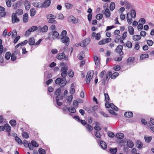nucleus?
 <instances>
[{
	"instance_id": "nucleus-31",
	"label": "nucleus",
	"mask_w": 154,
	"mask_h": 154,
	"mask_svg": "<svg viewBox=\"0 0 154 154\" xmlns=\"http://www.w3.org/2000/svg\"><path fill=\"white\" fill-rule=\"evenodd\" d=\"M68 110L69 112L72 113H74L76 112V109L74 107L72 106H70L68 107Z\"/></svg>"
},
{
	"instance_id": "nucleus-2",
	"label": "nucleus",
	"mask_w": 154,
	"mask_h": 154,
	"mask_svg": "<svg viewBox=\"0 0 154 154\" xmlns=\"http://www.w3.org/2000/svg\"><path fill=\"white\" fill-rule=\"evenodd\" d=\"M56 58L58 60H62L64 59L65 60H67L68 59L67 55H66L63 53L59 54L57 56Z\"/></svg>"
},
{
	"instance_id": "nucleus-22",
	"label": "nucleus",
	"mask_w": 154,
	"mask_h": 154,
	"mask_svg": "<svg viewBox=\"0 0 154 154\" xmlns=\"http://www.w3.org/2000/svg\"><path fill=\"white\" fill-rule=\"evenodd\" d=\"M35 39L33 37L29 38L28 42L30 45H32L35 44Z\"/></svg>"
},
{
	"instance_id": "nucleus-49",
	"label": "nucleus",
	"mask_w": 154,
	"mask_h": 154,
	"mask_svg": "<svg viewBox=\"0 0 154 154\" xmlns=\"http://www.w3.org/2000/svg\"><path fill=\"white\" fill-rule=\"evenodd\" d=\"M73 97L72 95H70L67 98V101L69 103H70L72 101Z\"/></svg>"
},
{
	"instance_id": "nucleus-38",
	"label": "nucleus",
	"mask_w": 154,
	"mask_h": 154,
	"mask_svg": "<svg viewBox=\"0 0 154 154\" xmlns=\"http://www.w3.org/2000/svg\"><path fill=\"white\" fill-rule=\"evenodd\" d=\"M119 75V73L118 72H115L111 76V78L113 79H115Z\"/></svg>"
},
{
	"instance_id": "nucleus-18",
	"label": "nucleus",
	"mask_w": 154,
	"mask_h": 154,
	"mask_svg": "<svg viewBox=\"0 0 154 154\" xmlns=\"http://www.w3.org/2000/svg\"><path fill=\"white\" fill-rule=\"evenodd\" d=\"M145 141L148 143L150 142L152 139V137L151 136H148L146 135L144 137Z\"/></svg>"
},
{
	"instance_id": "nucleus-25",
	"label": "nucleus",
	"mask_w": 154,
	"mask_h": 154,
	"mask_svg": "<svg viewBox=\"0 0 154 154\" xmlns=\"http://www.w3.org/2000/svg\"><path fill=\"white\" fill-rule=\"evenodd\" d=\"M105 14L107 17H109L110 16V12L109 11L108 8L106 9L105 11Z\"/></svg>"
},
{
	"instance_id": "nucleus-20",
	"label": "nucleus",
	"mask_w": 154,
	"mask_h": 154,
	"mask_svg": "<svg viewBox=\"0 0 154 154\" xmlns=\"http://www.w3.org/2000/svg\"><path fill=\"white\" fill-rule=\"evenodd\" d=\"M136 11L133 10V9H132L131 11V13H130L129 14H130L131 17L133 18H135L136 17Z\"/></svg>"
},
{
	"instance_id": "nucleus-26",
	"label": "nucleus",
	"mask_w": 154,
	"mask_h": 154,
	"mask_svg": "<svg viewBox=\"0 0 154 154\" xmlns=\"http://www.w3.org/2000/svg\"><path fill=\"white\" fill-rule=\"evenodd\" d=\"M56 98V102L57 105L59 106H61L63 104V103L59 101V97L58 96H56L55 97Z\"/></svg>"
},
{
	"instance_id": "nucleus-33",
	"label": "nucleus",
	"mask_w": 154,
	"mask_h": 154,
	"mask_svg": "<svg viewBox=\"0 0 154 154\" xmlns=\"http://www.w3.org/2000/svg\"><path fill=\"white\" fill-rule=\"evenodd\" d=\"M9 123L12 127H15L16 124V121L14 119H12L9 121Z\"/></svg>"
},
{
	"instance_id": "nucleus-5",
	"label": "nucleus",
	"mask_w": 154,
	"mask_h": 154,
	"mask_svg": "<svg viewBox=\"0 0 154 154\" xmlns=\"http://www.w3.org/2000/svg\"><path fill=\"white\" fill-rule=\"evenodd\" d=\"M105 106L107 108H109L111 107L113 110H114L116 111H118L119 109L113 103H111L110 104H109V103L108 104H107V103H106L105 104Z\"/></svg>"
},
{
	"instance_id": "nucleus-8",
	"label": "nucleus",
	"mask_w": 154,
	"mask_h": 154,
	"mask_svg": "<svg viewBox=\"0 0 154 154\" xmlns=\"http://www.w3.org/2000/svg\"><path fill=\"white\" fill-rule=\"evenodd\" d=\"M51 1L50 0H45L43 3H41V5L42 7L45 8H48L50 5Z\"/></svg>"
},
{
	"instance_id": "nucleus-40",
	"label": "nucleus",
	"mask_w": 154,
	"mask_h": 154,
	"mask_svg": "<svg viewBox=\"0 0 154 154\" xmlns=\"http://www.w3.org/2000/svg\"><path fill=\"white\" fill-rule=\"evenodd\" d=\"M30 143L32 146L35 147H38L39 146V144L35 140L32 141Z\"/></svg>"
},
{
	"instance_id": "nucleus-29",
	"label": "nucleus",
	"mask_w": 154,
	"mask_h": 154,
	"mask_svg": "<svg viewBox=\"0 0 154 154\" xmlns=\"http://www.w3.org/2000/svg\"><path fill=\"white\" fill-rule=\"evenodd\" d=\"M115 7V4L114 2H111L109 5V9L111 11H113Z\"/></svg>"
},
{
	"instance_id": "nucleus-46",
	"label": "nucleus",
	"mask_w": 154,
	"mask_h": 154,
	"mask_svg": "<svg viewBox=\"0 0 154 154\" xmlns=\"http://www.w3.org/2000/svg\"><path fill=\"white\" fill-rule=\"evenodd\" d=\"M126 46L129 48H131L132 47V44L130 41H127L126 43Z\"/></svg>"
},
{
	"instance_id": "nucleus-43",
	"label": "nucleus",
	"mask_w": 154,
	"mask_h": 154,
	"mask_svg": "<svg viewBox=\"0 0 154 154\" xmlns=\"http://www.w3.org/2000/svg\"><path fill=\"white\" fill-rule=\"evenodd\" d=\"M22 137L25 138H28L29 136L28 134L26 132L23 131L22 133Z\"/></svg>"
},
{
	"instance_id": "nucleus-19",
	"label": "nucleus",
	"mask_w": 154,
	"mask_h": 154,
	"mask_svg": "<svg viewBox=\"0 0 154 154\" xmlns=\"http://www.w3.org/2000/svg\"><path fill=\"white\" fill-rule=\"evenodd\" d=\"M48 29V27L47 26L45 25L42 28H40L38 30L40 32H46Z\"/></svg>"
},
{
	"instance_id": "nucleus-30",
	"label": "nucleus",
	"mask_w": 154,
	"mask_h": 154,
	"mask_svg": "<svg viewBox=\"0 0 154 154\" xmlns=\"http://www.w3.org/2000/svg\"><path fill=\"white\" fill-rule=\"evenodd\" d=\"M23 13V10L21 9H18L16 10V13H14L15 14L17 15H20L22 14Z\"/></svg>"
},
{
	"instance_id": "nucleus-7",
	"label": "nucleus",
	"mask_w": 154,
	"mask_h": 154,
	"mask_svg": "<svg viewBox=\"0 0 154 154\" xmlns=\"http://www.w3.org/2000/svg\"><path fill=\"white\" fill-rule=\"evenodd\" d=\"M60 41L67 46H68L69 44V38L68 37H62L61 38Z\"/></svg>"
},
{
	"instance_id": "nucleus-52",
	"label": "nucleus",
	"mask_w": 154,
	"mask_h": 154,
	"mask_svg": "<svg viewBox=\"0 0 154 154\" xmlns=\"http://www.w3.org/2000/svg\"><path fill=\"white\" fill-rule=\"evenodd\" d=\"M44 75L45 77H46V78H49L51 77L52 76V75L51 73H48L46 72H44Z\"/></svg>"
},
{
	"instance_id": "nucleus-17",
	"label": "nucleus",
	"mask_w": 154,
	"mask_h": 154,
	"mask_svg": "<svg viewBox=\"0 0 154 154\" xmlns=\"http://www.w3.org/2000/svg\"><path fill=\"white\" fill-rule=\"evenodd\" d=\"M4 126L5 127V129L7 132H9L11 131V128L8 124H5L4 125Z\"/></svg>"
},
{
	"instance_id": "nucleus-1",
	"label": "nucleus",
	"mask_w": 154,
	"mask_h": 154,
	"mask_svg": "<svg viewBox=\"0 0 154 154\" xmlns=\"http://www.w3.org/2000/svg\"><path fill=\"white\" fill-rule=\"evenodd\" d=\"M63 78H57L55 81L56 85H59L60 87L64 86L66 83V82L63 79Z\"/></svg>"
},
{
	"instance_id": "nucleus-16",
	"label": "nucleus",
	"mask_w": 154,
	"mask_h": 154,
	"mask_svg": "<svg viewBox=\"0 0 154 154\" xmlns=\"http://www.w3.org/2000/svg\"><path fill=\"white\" fill-rule=\"evenodd\" d=\"M29 18L28 14L27 13L24 14L23 17V21L24 23H26L28 21Z\"/></svg>"
},
{
	"instance_id": "nucleus-54",
	"label": "nucleus",
	"mask_w": 154,
	"mask_h": 154,
	"mask_svg": "<svg viewBox=\"0 0 154 154\" xmlns=\"http://www.w3.org/2000/svg\"><path fill=\"white\" fill-rule=\"evenodd\" d=\"M38 28L37 26H32L30 29L31 32H34L38 29Z\"/></svg>"
},
{
	"instance_id": "nucleus-6",
	"label": "nucleus",
	"mask_w": 154,
	"mask_h": 154,
	"mask_svg": "<svg viewBox=\"0 0 154 154\" xmlns=\"http://www.w3.org/2000/svg\"><path fill=\"white\" fill-rule=\"evenodd\" d=\"M17 14H15L13 13L11 16L12 23L13 24L15 23L16 22H18L20 21L19 19L17 17Z\"/></svg>"
},
{
	"instance_id": "nucleus-27",
	"label": "nucleus",
	"mask_w": 154,
	"mask_h": 154,
	"mask_svg": "<svg viewBox=\"0 0 154 154\" xmlns=\"http://www.w3.org/2000/svg\"><path fill=\"white\" fill-rule=\"evenodd\" d=\"M128 31L130 34L133 35L134 34V30L133 27L131 26H129L128 27Z\"/></svg>"
},
{
	"instance_id": "nucleus-50",
	"label": "nucleus",
	"mask_w": 154,
	"mask_h": 154,
	"mask_svg": "<svg viewBox=\"0 0 154 154\" xmlns=\"http://www.w3.org/2000/svg\"><path fill=\"white\" fill-rule=\"evenodd\" d=\"M68 75L70 77L72 78L74 75V72L72 69H69V70Z\"/></svg>"
},
{
	"instance_id": "nucleus-45",
	"label": "nucleus",
	"mask_w": 154,
	"mask_h": 154,
	"mask_svg": "<svg viewBox=\"0 0 154 154\" xmlns=\"http://www.w3.org/2000/svg\"><path fill=\"white\" fill-rule=\"evenodd\" d=\"M23 144L24 146L26 148L28 147V146H29V144H30V143H28V141L26 140H24L23 141Z\"/></svg>"
},
{
	"instance_id": "nucleus-10",
	"label": "nucleus",
	"mask_w": 154,
	"mask_h": 154,
	"mask_svg": "<svg viewBox=\"0 0 154 154\" xmlns=\"http://www.w3.org/2000/svg\"><path fill=\"white\" fill-rule=\"evenodd\" d=\"M94 59L96 66L98 67L100 63L99 58L97 56H95L94 57Z\"/></svg>"
},
{
	"instance_id": "nucleus-35",
	"label": "nucleus",
	"mask_w": 154,
	"mask_h": 154,
	"mask_svg": "<svg viewBox=\"0 0 154 154\" xmlns=\"http://www.w3.org/2000/svg\"><path fill=\"white\" fill-rule=\"evenodd\" d=\"M67 75V71H62L61 74V76L63 77L62 78H63V79L64 80V81H65L66 82V76Z\"/></svg>"
},
{
	"instance_id": "nucleus-55",
	"label": "nucleus",
	"mask_w": 154,
	"mask_h": 154,
	"mask_svg": "<svg viewBox=\"0 0 154 154\" xmlns=\"http://www.w3.org/2000/svg\"><path fill=\"white\" fill-rule=\"evenodd\" d=\"M121 69V67L120 66L117 65L114 66L113 68V69L116 71H119Z\"/></svg>"
},
{
	"instance_id": "nucleus-56",
	"label": "nucleus",
	"mask_w": 154,
	"mask_h": 154,
	"mask_svg": "<svg viewBox=\"0 0 154 154\" xmlns=\"http://www.w3.org/2000/svg\"><path fill=\"white\" fill-rule=\"evenodd\" d=\"M135 57H129L127 59V61L128 63L132 62L134 60Z\"/></svg>"
},
{
	"instance_id": "nucleus-58",
	"label": "nucleus",
	"mask_w": 154,
	"mask_h": 154,
	"mask_svg": "<svg viewBox=\"0 0 154 154\" xmlns=\"http://www.w3.org/2000/svg\"><path fill=\"white\" fill-rule=\"evenodd\" d=\"M147 45L149 46H152L153 44V42L151 40H146Z\"/></svg>"
},
{
	"instance_id": "nucleus-61",
	"label": "nucleus",
	"mask_w": 154,
	"mask_h": 154,
	"mask_svg": "<svg viewBox=\"0 0 154 154\" xmlns=\"http://www.w3.org/2000/svg\"><path fill=\"white\" fill-rule=\"evenodd\" d=\"M6 3L7 6L10 7L11 5V0H6Z\"/></svg>"
},
{
	"instance_id": "nucleus-63",
	"label": "nucleus",
	"mask_w": 154,
	"mask_h": 154,
	"mask_svg": "<svg viewBox=\"0 0 154 154\" xmlns=\"http://www.w3.org/2000/svg\"><path fill=\"white\" fill-rule=\"evenodd\" d=\"M68 69V67L67 66H64L61 69V71H67Z\"/></svg>"
},
{
	"instance_id": "nucleus-48",
	"label": "nucleus",
	"mask_w": 154,
	"mask_h": 154,
	"mask_svg": "<svg viewBox=\"0 0 154 154\" xmlns=\"http://www.w3.org/2000/svg\"><path fill=\"white\" fill-rule=\"evenodd\" d=\"M39 153L40 154H45L46 151L45 150L42 148H40L38 150Z\"/></svg>"
},
{
	"instance_id": "nucleus-42",
	"label": "nucleus",
	"mask_w": 154,
	"mask_h": 154,
	"mask_svg": "<svg viewBox=\"0 0 154 154\" xmlns=\"http://www.w3.org/2000/svg\"><path fill=\"white\" fill-rule=\"evenodd\" d=\"M11 56V53L10 52H7L5 55V58L7 60H9Z\"/></svg>"
},
{
	"instance_id": "nucleus-53",
	"label": "nucleus",
	"mask_w": 154,
	"mask_h": 154,
	"mask_svg": "<svg viewBox=\"0 0 154 154\" xmlns=\"http://www.w3.org/2000/svg\"><path fill=\"white\" fill-rule=\"evenodd\" d=\"M95 137L97 138H100L101 137L100 133L98 131H96L94 132Z\"/></svg>"
},
{
	"instance_id": "nucleus-12",
	"label": "nucleus",
	"mask_w": 154,
	"mask_h": 154,
	"mask_svg": "<svg viewBox=\"0 0 154 154\" xmlns=\"http://www.w3.org/2000/svg\"><path fill=\"white\" fill-rule=\"evenodd\" d=\"M25 9L26 10H28L30 8L31 4L30 2L28 0H26L25 2Z\"/></svg>"
},
{
	"instance_id": "nucleus-21",
	"label": "nucleus",
	"mask_w": 154,
	"mask_h": 154,
	"mask_svg": "<svg viewBox=\"0 0 154 154\" xmlns=\"http://www.w3.org/2000/svg\"><path fill=\"white\" fill-rule=\"evenodd\" d=\"M117 148L116 147L114 148H110L109 152L112 154H116L117 151Z\"/></svg>"
},
{
	"instance_id": "nucleus-34",
	"label": "nucleus",
	"mask_w": 154,
	"mask_h": 154,
	"mask_svg": "<svg viewBox=\"0 0 154 154\" xmlns=\"http://www.w3.org/2000/svg\"><path fill=\"white\" fill-rule=\"evenodd\" d=\"M15 140L19 144L21 145L23 144V142L19 137H17L15 138Z\"/></svg>"
},
{
	"instance_id": "nucleus-59",
	"label": "nucleus",
	"mask_w": 154,
	"mask_h": 154,
	"mask_svg": "<svg viewBox=\"0 0 154 154\" xmlns=\"http://www.w3.org/2000/svg\"><path fill=\"white\" fill-rule=\"evenodd\" d=\"M107 134L109 137L111 138H113L115 136L114 133L111 131H108Z\"/></svg>"
},
{
	"instance_id": "nucleus-23",
	"label": "nucleus",
	"mask_w": 154,
	"mask_h": 154,
	"mask_svg": "<svg viewBox=\"0 0 154 154\" xmlns=\"http://www.w3.org/2000/svg\"><path fill=\"white\" fill-rule=\"evenodd\" d=\"M141 38L140 35H135L133 36V39L134 41H138Z\"/></svg>"
},
{
	"instance_id": "nucleus-9",
	"label": "nucleus",
	"mask_w": 154,
	"mask_h": 154,
	"mask_svg": "<svg viewBox=\"0 0 154 154\" xmlns=\"http://www.w3.org/2000/svg\"><path fill=\"white\" fill-rule=\"evenodd\" d=\"M91 72L89 71L88 72L87 74L86 78V81L87 84H89L90 82L91 79Z\"/></svg>"
},
{
	"instance_id": "nucleus-11",
	"label": "nucleus",
	"mask_w": 154,
	"mask_h": 154,
	"mask_svg": "<svg viewBox=\"0 0 154 154\" xmlns=\"http://www.w3.org/2000/svg\"><path fill=\"white\" fill-rule=\"evenodd\" d=\"M124 116L127 118H131L133 116V113L132 112H126L124 113Z\"/></svg>"
},
{
	"instance_id": "nucleus-44",
	"label": "nucleus",
	"mask_w": 154,
	"mask_h": 154,
	"mask_svg": "<svg viewBox=\"0 0 154 154\" xmlns=\"http://www.w3.org/2000/svg\"><path fill=\"white\" fill-rule=\"evenodd\" d=\"M86 128L88 129V131L90 132H91L93 130V127L90 125L88 124L86 126Z\"/></svg>"
},
{
	"instance_id": "nucleus-36",
	"label": "nucleus",
	"mask_w": 154,
	"mask_h": 154,
	"mask_svg": "<svg viewBox=\"0 0 154 154\" xmlns=\"http://www.w3.org/2000/svg\"><path fill=\"white\" fill-rule=\"evenodd\" d=\"M149 57V55L148 54H142L140 56V59L141 60H143L146 58H147Z\"/></svg>"
},
{
	"instance_id": "nucleus-24",
	"label": "nucleus",
	"mask_w": 154,
	"mask_h": 154,
	"mask_svg": "<svg viewBox=\"0 0 154 154\" xmlns=\"http://www.w3.org/2000/svg\"><path fill=\"white\" fill-rule=\"evenodd\" d=\"M115 137L118 138L122 139L124 138V134L121 133H117L115 135Z\"/></svg>"
},
{
	"instance_id": "nucleus-28",
	"label": "nucleus",
	"mask_w": 154,
	"mask_h": 154,
	"mask_svg": "<svg viewBox=\"0 0 154 154\" xmlns=\"http://www.w3.org/2000/svg\"><path fill=\"white\" fill-rule=\"evenodd\" d=\"M136 146L138 148H141L142 147L143 143L140 140H137L136 142Z\"/></svg>"
},
{
	"instance_id": "nucleus-13",
	"label": "nucleus",
	"mask_w": 154,
	"mask_h": 154,
	"mask_svg": "<svg viewBox=\"0 0 154 154\" xmlns=\"http://www.w3.org/2000/svg\"><path fill=\"white\" fill-rule=\"evenodd\" d=\"M100 145L101 148L103 149H105L107 147V146L104 141L101 140L100 142Z\"/></svg>"
},
{
	"instance_id": "nucleus-39",
	"label": "nucleus",
	"mask_w": 154,
	"mask_h": 154,
	"mask_svg": "<svg viewBox=\"0 0 154 154\" xmlns=\"http://www.w3.org/2000/svg\"><path fill=\"white\" fill-rule=\"evenodd\" d=\"M130 14V13L128 12L127 13V16H126V18L127 20V22L129 24H130L131 23L132 21V18L130 19L129 17V15Z\"/></svg>"
},
{
	"instance_id": "nucleus-3",
	"label": "nucleus",
	"mask_w": 154,
	"mask_h": 154,
	"mask_svg": "<svg viewBox=\"0 0 154 154\" xmlns=\"http://www.w3.org/2000/svg\"><path fill=\"white\" fill-rule=\"evenodd\" d=\"M91 39L90 38H88L84 39L82 42L80 43V46L82 47H85L88 45L91 41Z\"/></svg>"
},
{
	"instance_id": "nucleus-57",
	"label": "nucleus",
	"mask_w": 154,
	"mask_h": 154,
	"mask_svg": "<svg viewBox=\"0 0 154 154\" xmlns=\"http://www.w3.org/2000/svg\"><path fill=\"white\" fill-rule=\"evenodd\" d=\"M48 22L49 23H52L56 24L57 23V21L54 19H53L52 18H51L49 19V20L48 21Z\"/></svg>"
},
{
	"instance_id": "nucleus-15",
	"label": "nucleus",
	"mask_w": 154,
	"mask_h": 154,
	"mask_svg": "<svg viewBox=\"0 0 154 154\" xmlns=\"http://www.w3.org/2000/svg\"><path fill=\"white\" fill-rule=\"evenodd\" d=\"M59 35V33L57 31H52V38L55 39L57 38Z\"/></svg>"
},
{
	"instance_id": "nucleus-4",
	"label": "nucleus",
	"mask_w": 154,
	"mask_h": 154,
	"mask_svg": "<svg viewBox=\"0 0 154 154\" xmlns=\"http://www.w3.org/2000/svg\"><path fill=\"white\" fill-rule=\"evenodd\" d=\"M123 46L122 45H119L115 50L116 52L118 53L120 56H122L124 54L123 52L122 51Z\"/></svg>"
},
{
	"instance_id": "nucleus-37",
	"label": "nucleus",
	"mask_w": 154,
	"mask_h": 154,
	"mask_svg": "<svg viewBox=\"0 0 154 154\" xmlns=\"http://www.w3.org/2000/svg\"><path fill=\"white\" fill-rule=\"evenodd\" d=\"M36 11L34 8H32L30 10V15L31 17L33 16L35 14Z\"/></svg>"
},
{
	"instance_id": "nucleus-41",
	"label": "nucleus",
	"mask_w": 154,
	"mask_h": 154,
	"mask_svg": "<svg viewBox=\"0 0 154 154\" xmlns=\"http://www.w3.org/2000/svg\"><path fill=\"white\" fill-rule=\"evenodd\" d=\"M61 92V88H58L55 91V94L57 96H60V94Z\"/></svg>"
},
{
	"instance_id": "nucleus-51",
	"label": "nucleus",
	"mask_w": 154,
	"mask_h": 154,
	"mask_svg": "<svg viewBox=\"0 0 154 154\" xmlns=\"http://www.w3.org/2000/svg\"><path fill=\"white\" fill-rule=\"evenodd\" d=\"M103 17V15L101 14H97L96 16V18L97 20H100Z\"/></svg>"
},
{
	"instance_id": "nucleus-62",
	"label": "nucleus",
	"mask_w": 154,
	"mask_h": 154,
	"mask_svg": "<svg viewBox=\"0 0 154 154\" xmlns=\"http://www.w3.org/2000/svg\"><path fill=\"white\" fill-rule=\"evenodd\" d=\"M112 109H109L108 111L110 114L112 115L116 116H117V113L115 112Z\"/></svg>"
},
{
	"instance_id": "nucleus-32",
	"label": "nucleus",
	"mask_w": 154,
	"mask_h": 154,
	"mask_svg": "<svg viewBox=\"0 0 154 154\" xmlns=\"http://www.w3.org/2000/svg\"><path fill=\"white\" fill-rule=\"evenodd\" d=\"M32 5L34 6L37 8H42V5H40L39 2H34L32 3Z\"/></svg>"
},
{
	"instance_id": "nucleus-64",
	"label": "nucleus",
	"mask_w": 154,
	"mask_h": 154,
	"mask_svg": "<svg viewBox=\"0 0 154 154\" xmlns=\"http://www.w3.org/2000/svg\"><path fill=\"white\" fill-rule=\"evenodd\" d=\"M65 7L69 9L72 8V5L71 4L66 3L65 4Z\"/></svg>"
},
{
	"instance_id": "nucleus-60",
	"label": "nucleus",
	"mask_w": 154,
	"mask_h": 154,
	"mask_svg": "<svg viewBox=\"0 0 154 154\" xmlns=\"http://www.w3.org/2000/svg\"><path fill=\"white\" fill-rule=\"evenodd\" d=\"M17 35V32L15 29H14L12 32V38L15 37Z\"/></svg>"
},
{
	"instance_id": "nucleus-14",
	"label": "nucleus",
	"mask_w": 154,
	"mask_h": 154,
	"mask_svg": "<svg viewBox=\"0 0 154 154\" xmlns=\"http://www.w3.org/2000/svg\"><path fill=\"white\" fill-rule=\"evenodd\" d=\"M126 145L129 148H132L134 146V143L133 141L131 140H129L127 141Z\"/></svg>"
},
{
	"instance_id": "nucleus-47",
	"label": "nucleus",
	"mask_w": 154,
	"mask_h": 154,
	"mask_svg": "<svg viewBox=\"0 0 154 154\" xmlns=\"http://www.w3.org/2000/svg\"><path fill=\"white\" fill-rule=\"evenodd\" d=\"M105 100L106 102H108L110 100L109 97L108 93H104Z\"/></svg>"
}]
</instances>
